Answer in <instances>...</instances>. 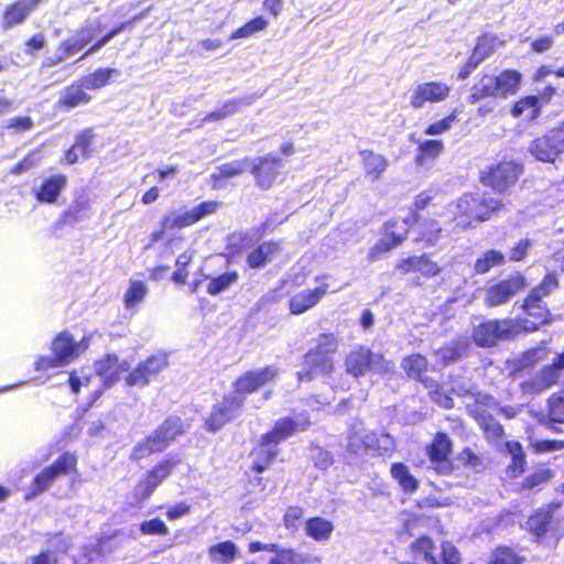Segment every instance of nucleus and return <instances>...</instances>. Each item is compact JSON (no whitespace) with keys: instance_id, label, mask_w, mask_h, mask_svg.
<instances>
[{"instance_id":"f257e3e1","label":"nucleus","mask_w":564,"mask_h":564,"mask_svg":"<svg viewBox=\"0 0 564 564\" xmlns=\"http://www.w3.org/2000/svg\"><path fill=\"white\" fill-rule=\"evenodd\" d=\"M499 208V202L473 194H464L447 206L452 215L451 220L464 229L470 227L474 221L489 219Z\"/></svg>"},{"instance_id":"f03ea898","label":"nucleus","mask_w":564,"mask_h":564,"mask_svg":"<svg viewBox=\"0 0 564 564\" xmlns=\"http://www.w3.org/2000/svg\"><path fill=\"white\" fill-rule=\"evenodd\" d=\"M183 432V422L180 417L165 420L151 435L134 446L131 459L141 460L153 453L164 451Z\"/></svg>"},{"instance_id":"7ed1b4c3","label":"nucleus","mask_w":564,"mask_h":564,"mask_svg":"<svg viewBox=\"0 0 564 564\" xmlns=\"http://www.w3.org/2000/svg\"><path fill=\"white\" fill-rule=\"evenodd\" d=\"M348 449L356 455L370 453L383 456L394 452L395 443L388 433L377 434L366 430L362 424H355L348 436Z\"/></svg>"},{"instance_id":"20e7f679","label":"nucleus","mask_w":564,"mask_h":564,"mask_svg":"<svg viewBox=\"0 0 564 564\" xmlns=\"http://www.w3.org/2000/svg\"><path fill=\"white\" fill-rule=\"evenodd\" d=\"M219 203L215 200L203 202L188 210L171 212L161 220V230L152 234V241L163 238L166 230L185 228L199 221L202 218L216 213Z\"/></svg>"},{"instance_id":"39448f33","label":"nucleus","mask_w":564,"mask_h":564,"mask_svg":"<svg viewBox=\"0 0 564 564\" xmlns=\"http://www.w3.org/2000/svg\"><path fill=\"white\" fill-rule=\"evenodd\" d=\"M419 220L416 213H411L403 220V225L398 221H389L386 225L383 237L369 250L368 260L373 262L378 260L383 253L389 252L405 240L408 236V228L413 226Z\"/></svg>"},{"instance_id":"423d86ee","label":"nucleus","mask_w":564,"mask_h":564,"mask_svg":"<svg viewBox=\"0 0 564 564\" xmlns=\"http://www.w3.org/2000/svg\"><path fill=\"white\" fill-rule=\"evenodd\" d=\"M519 333L518 324L512 319H492L479 324L474 329V340L478 346L491 347L499 340L508 339Z\"/></svg>"},{"instance_id":"0eeeda50","label":"nucleus","mask_w":564,"mask_h":564,"mask_svg":"<svg viewBox=\"0 0 564 564\" xmlns=\"http://www.w3.org/2000/svg\"><path fill=\"white\" fill-rule=\"evenodd\" d=\"M346 371L354 377L365 375L369 369L380 372H388L392 369V364L386 360L381 355L372 354L365 347H358L350 351L345 361Z\"/></svg>"},{"instance_id":"6e6552de","label":"nucleus","mask_w":564,"mask_h":564,"mask_svg":"<svg viewBox=\"0 0 564 564\" xmlns=\"http://www.w3.org/2000/svg\"><path fill=\"white\" fill-rule=\"evenodd\" d=\"M182 462L178 455H169L158 463L134 488V496L139 500L148 499L156 487L169 477L172 470Z\"/></svg>"},{"instance_id":"1a4fd4ad","label":"nucleus","mask_w":564,"mask_h":564,"mask_svg":"<svg viewBox=\"0 0 564 564\" xmlns=\"http://www.w3.org/2000/svg\"><path fill=\"white\" fill-rule=\"evenodd\" d=\"M412 547L429 564H458L459 562V552L449 542H444L437 547L431 539L422 536L412 544Z\"/></svg>"},{"instance_id":"9d476101","label":"nucleus","mask_w":564,"mask_h":564,"mask_svg":"<svg viewBox=\"0 0 564 564\" xmlns=\"http://www.w3.org/2000/svg\"><path fill=\"white\" fill-rule=\"evenodd\" d=\"M91 339L93 335L89 334L84 336L79 341H76L69 332L64 330L55 336L51 345V350L66 366L89 348Z\"/></svg>"},{"instance_id":"9b49d317","label":"nucleus","mask_w":564,"mask_h":564,"mask_svg":"<svg viewBox=\"0 0 564 564\" xmlns=\"http://www.w3.org/2000/svg\"><path fill=\"white\" fill-rule=\"evenodd\" d=\"M521 172L520 165L511 161H505L482 172L481 181L495 191L503 192L518 181Z\"/></svg>"},{"instance_id":"f8f14e48","label":"nucleus","mask_w":564,"mask_h":564,"mask_svg":"<svg viewBox=\"0 0 564 564\" xmlns=\"http://www.w3.org/2000/svg\"><path fill=\"white\" fill-rule=\"evenodd\" d=\"M527 286L525 278L521 274L512 275L490 285L484 299L486 306L496 307L509 302L514 295Z\"/></svg>"},{"instance_id":"ddd939ff","label":"nucleus","mask_w":564,"mask_h":564,"mask_svg":"<svg viewBox=\"0 0 564 564\" xmlns=\"http://www.w3.org/2000/svg\"><path fill=\"white\" fill-rule=\"evenodd\" d=\"M76 466V457L69 453L59 456L51 466L43 469L35 476L32 487L31 496H37L47 490L56 478L61 475L68 474L74 470Z\"/></svg>"},{"instance_id":"4468645a","label":"nucleus","mask_w":564,"mask_h":564,"mask_svg":"<svg viewBox=\"0 0 564 564\" xmlns=\"http://www.w3.org/2000/svg\"><path fill=\"white\" fill-rule=\"evenodd\" d=\"M530 152L542 162H554L558 154L564 153V126L551 130L535 139Z\"/></svg>"},{"instance_id":"2eb2a0df","label":"nucleus","mask_w":564,"mask_h":564,"mask_svg":"<svg viewBox=\"0 0 564 564\" xmlns=\"http://www.w3.org/2000/svg\"><path fill=\"white\" fill-rule=\"evenodd\" d=\"M451 87L443 82H425L416 85L410 98V105L414 109H421L426 104H438L447 99Z\"/></svg>"},{"instance_id":"dca6fc26","label":"nucleus","mask_w":564,"mask_h":564,"mask_svg":"<svg viewBox=\"0 0 564 564\" xmlns=\"http://www.w3.org/2000/svg\"><path fill=\"white\" fill-rule=\"evenodd\" d=\"M245 398L236 394L224 397L223 401L214 405L206 424L208 430L217 431L234 420L243 405Z\"/></svg>"},{"instance_id":"f3484780","label":"nucleus","mask_w":564,"mask_h":564,"mask_svg":"<svg viewBox=\"0 0 564 564\" xmlns=\"http://www.w3.org/2000/svg\"><path fill=\"white\" fill-rule=\"evenodd\" d=\"M452 441L444 433H438L432 444L427 446V455L431 467L440 475H449L453 471V464L449 460Z\"/></svg>"},{"instance_id":"a211bd4d","label":"nucleus","mask_w":564,"mask_h":564,"mask_svg":"<svg viewBox=\"0 0 564 564\" xmlns=\"http://www.w3.org/2000/svg\"><path fill=\"white\" fill-rule=\"evenodd\" d=\"M281 160L271 154L251 159V169L249 171L254 175L256 185L262 189H269L274 184Z\"/></svg>"},{"instance_id":"6ab92c4d","label":"nucleus","mask_w":564,"mask_h":564,"mask_svg":"<svg viewBox=\"0 0 564 564\" xmlns=\"http://www.w3.org/2000/svg\"><path fill=\"white\" fill-rule=\"evenodd\" d=\"M276 376L278 370L272 366L248 371L234 382L235 393L243 398L245 394L257 391L260 387L272 381Z\"/></svg>"},{"instance_id":"aec40b11","label":"nucleus","mask_w":564,"mask_h":564,"mask_svg":"<svg viewBox=\"0 0 564 564\" xmlns=\"http://www.w3.org/2000/svg\"><path fill=\"white\" fill-rule=\"evenodd\" d=\"M311 424L305 415L294 417H283L275 422L273 429L263 435L264 444L278 445L289 438L297 431H304Z\"/></svg>"},{"instance_id":"412c9836","label":"nucleus","mask_w":564,"mask_h":564,"mask_svg":"<svg viewBox=\"0 0 564 564\" xmlns=\"http://www.w3.org/2000/svg\"><path fill=\"white\" fill-rule=\"evenodd\" d=\"M334 370L330 356L308 350L304 356L303 369L297 372L300 381H311L317 375H329Z\"/></svg>"},{"instance_id":"4be33fe9","label":"nucleus","mask_w":564,"mask_h":564,"mask_svg":"<svg viewBox=\"0 0 564 564\" xmlns=\"http://www.w3.org/2000/svg\"><path fill=\"white\" fill-rule=\"evenodd\" d=\"M329 285L321 283L315 289H304L291 296L289 306L294 315H300L313 308L327 294Z\"/></svg>"},{"instance_id":"5701e85b","label":"nucleus","mask_w":564,"mask_h":564,"mask_svg":"<svg viewBox=\"0 0 564 564\" xmlns=\"http://www.w3.org/2000/svg\"><path fill=\"white\" fill-rule=\"evenodd\" d=\"M167 366V358L165 355H158L148 358L144 362L140 364L128 377L127 383L129 386H145L152 377H155Z\"/></svg>"},{"instance_id":"b1692460","label":"nucleus","mask_w":564,"mask_h":564,"mask_svg":"<svg viewBox=\"0 0 564 564\" xmlns=\"http://www.w3.org/2000/svg\"><path fill=\"white\" fill-rule=\"evenodd\" d=\"M41 0H17L8 4L2 12V25L9 29L22 23L34 11Z\"/></svg>"},{"instance_id":"393cba45","label":"nucleus","mask_w":564,"mask_h":564,"mask_svg":"<svg viewBox=\"0 0 564 564\" xmlns=\"http://www.w3.org/2000/svg\"><path fill=\"white\" fill-rule=\"evenodd\" d=\"M96 372L106 386H111L120 379L121 373L129 369L126 361H119L115 355H108L95 365Z\"/></svg>"},{"instance_id":"a878e982","label":"nucleus","mask_w":564,"mask_h":564,"mask_svg":"<svg viewBox=\"0 0 564 564\" xmlns=\"http://www.w3.org/2000/svg\"><path fill=\"white\" fill-rule=\"evenodd\" d=\"M523 310L529 316L535 318L534 322L523 321V328L528 332H534L542 324L549 322L550 312L540 297L535 295H528L522 305Z\"/></svg>"},{"instance_id":"bb28decb","label":"nucleus","mask_w":564,"mask_h":564,"mask_svg":"<svg viewBox=\"0 0 564 564\" xmlns=\"http://www.w3.org/2000/svg\"><path fill=\"white\" fill-rule=\"evenodd\" d=\"M365 175L371 182L378 181L388 167V160L382 154L375 153L371 150L359 151Z\"/></svg>"},{"instance_id":"cd10ccee","label":"nucleus","mask_w":564,"mask_h":564,"mask_svg":"<svg viewBox=\"0 0 564 564\" xmlns=\"http://www.w3.org/2000/svg\"><path fill=\"white\" fill-rule=\"evenodd\" d=\"M82 80L66 87L57 100V106L63 109H73L82 105H87L91 97L84 90Z\"/></svg>"},{"instance_id":"c85d7f7f","label":"nucleus","mask_w":564,"mask_h":564,"mask_svg":"<svg viewBox=\"0 0 564 564\" xmlns=\"http://www.w3.org/2000/svg\"><path fill=\"white\" fill-rule=\"evenodd\" d=\"M281 250L278 241H264L247 256V263L252 269H259L271 262Z\"/></svg>"},{"instance_id":"c756f323","label":"nucleus","mask_w":564,"mask_h":564,"mask_svg":"<svg viewBox=\"0 0 564 564\" xmlns=\"http://www.w3.org/2000/svg\"><path fill=\"white\" fill-rule=\"evenodd\" d=\"M397 269L400 270L403 274L410 272H420L427 276H434L440 272L438 265L426 256L410 257L404 259L397 265Z\"/></svg>"},{"instance_id":"7c9ffc66","label":"nucleus","mask_w":564,"mask_h":564,"mask_svg":"<svg viewBox=\"0 0 564 564\" xmlns=\"http://www.w3.org/2000/svg\"><path fill=\"white\" fill-rule=\"evenodd\" d=\"M66 185V177L55 175L44 181L36 193V198L41 203H54Z\"/></svg>"},{"instance_id":"2f4dec72","label":"nucleus","mask_w":564,"mask_h":564,"mask_svg":"<svg viewBox=\"0 0 564 564\" xmlns=\"http://www.w3.org/2000/svg\"><path fill=\"white\" fill-rule=\"evenodd\" d=\"M558 505H551L546 509H540L527 521L528 529L536 536L543 535L553 519L554 510L558 509Z\"/></svg>"},{"instance_id":"473e14b6","label":"nucleus","mask_w":564,"mask_h":564,"mask_svg":"<svg viewBox=\"0 0 564 564\" xmlns=\"http://www.w3.org/2000/svg\"><path fill=\"white\" fill-rule=\"evenodd\" d=\"M149 288L142 281L131 280L123 294L124 307L129 311H135L148 295Z\"/></svg>"},{"instance_id":"72a5a7b5","label":"nucleus","mask_w":564,"mask_h":564,"mask_svg":"<svg viewBox=\"0 0 564 564\" xmlns=\"http://www.w3.org/2000/svg\"><path fill=\"white\" fill-rule=\"evenodd\" d=\"M334 531V525L330 521L315 517L311 518L305 523V533L315 541H327Z\"/></svg>"},{"instance_id":"f704fd0d","label":"nucleus","mask_w":564,"mask_h":564,"mask_svg":"<svg viewBox=\"0 0 564 564\" xmlns=\"http://www.w3.org/2000/svg\"><path fill=\"white\" fill-rule=\"evenodd\" d=\"M251 169V159L245 158L241 160H235L217 167V171L212 174L214 181V187H217L216 182L224 177H234L242 174Z\"/></svg>"},{"instance_id":"c9c22d12","label":"nucleus","mask_w":564,"mask_h":564,"mask_svg":"<svg viewBox=\"0 0 564 564\" xmlns=\"http://www.w3.org/2000/svg\"><path fill=\"white\" fill-rule=\"evenodd\" d=\"M514 118L522 117L524 120H533L540 115L539 98L529 96L520 99L511 109Z\"/></svg>"},{"instance_id":"e433bc0d","label":"nucleus","mask_w":564,"mask_h":564,"mask_svg":"<svg viewBox=\"0 0 564 564\" xmlns=\"http://www.w3.org/2000/svg\"><path fill=\"white\" fill-rule=\"evenodd\" d=\"M274 447L275 445L264 444L263 438L261 440L260 446L256 448L252 453L253 470H256L257 473H262L263 470H265V468L273 462L278 454V451Z\"/></svg>"},{"instance_id":"4c0bfd02","label":"nucleus","mask_w":564,"mask_h":564,"mask_svg":"<svg viewBox=\"0 0 564 564\" xmlns=\"http://www.w3.org/2000/svg\"><path fill=\"white\" fill-rule=\"evenodd\" d=\"M238 547L231 541H225L215 545H212L208 549V555L210 560L215 563L228 564L230 563L237 555Z\"/></svg>"},{"instance_id":"58836bf2","label":"nucleus","mask_w":564,"mask_h":564,"mask_svg":"<svg viewBox=\"0 0 564 564\" xmlns=\"http://www.w3.org/2000/svg\"><path fill=\"white\" fill-rule=\"evenodd\" d=\"M500 96L497 76L485 75L480 82L473 87L470 99L476 102L485 97Z\"/></svg>"},{"instance_id":"ea45409f","label":"nucleus","mask_w":564,"mask_h":564,"mask_svg":"<svg viewBox=\"0 0 564 564\" xmlns=\"http://www.w3.org/2000/svg\"><path fill=\"white\" fill-rule=\"evenodd\" d=\"M115 68H98L91 74L84 76L80 80L86 89L96 90L105 87L112 75H118Z\"/></svg>"},{"instance_id":"a19ab883","label":"nucleus","mask_w":564,"mask_h":564,"mask_svg":"<svg viewBox=\"0 0 564 564\" xmlns=\"http://www.w3.org/2000/svg\"><path fill=\"white\" fill-rule=\"evenodd\" d=\"M442 228L434 219L424 220L419 225L417 241H423L426 247H432L441 239Z\"/></svg>"},{"instance_id":"79ce46f5","label":"nucleus","mask_w":564,"mask_h":564,"mask_svg":"<svg viewBox=\"0 0 564 564\" xmlns=\"http://www.w3.org/2000/svg\"><path fill=\"white\" fill-rule=\"evenodd\" d=\"M391 475L406 492H414L419 487L417 480L411 475L408 466L402 463L392 464Z\"/></svg>"},{"instance_id":"37998d69","label":"nucleus","mask_w":564,"mask_h":564,"mask_svg":"<svg viewBox=\"0 0 564 564\" xmlns=\"http://www.w3.org/2000/svg\"><path fill=\"white\" fill-rule=\"evenodd\" d=\"M468 348V341L465 338H458L451 343L448 346L443 347L435 351V355L442 360L444 365L457 360L463 356Z\"/></svg>"},{"instance_id":"c03bdc74","label":"nucleus","mask_w":564,"mask_h":564,"mask_svg":"<svg viewBox=\"0 0 564 564\" xmlns=\"http://www.w3.org/2000/svg\"><path fill=\"white\" fill-rule=\"evenodd\" d=\"M239 280V274L237 271H228L218 276L210 279L207 284V293L210 295H217L221 292L227 291L234 284H236Z\"/></svg>"},{"instance_id":"a18cd8bd","label":"nucleus","mask_w":564,"mask_h":564,"mask_svg":"<svg viewBox=\"0 0 564 564\" xmlns=\"http://www.w3.org/2000/svg\"><path fill=\"white\" fill-rule=\"evenodd\" d=\"M402 368L409 377L422 382L429 381L422 377L427 368V360L422 355H412L404 358L402 361Z\"/></svg>"},{"instance_id":"49530a36","label":"nucleus","mask_w":564,"mask_h":564,"mask_svg":"<svg viewBox=\"0 0 564 564\" xmlns=\"http://www.w3.org/2000/svg\"><path fill=\"white\" fill-rule=\"evenodd\" d=\"M505 260V254L501 251L489 250L476 260L474 267L475 273L485 274L491 268L503 264Z\"/></svg>"},{"instance_id":"de8ad7c7","label":"nucleus","mask_w":564,"mask_h":564,"mask_svg":"<svg viewBox=\"0 0 564 564\" xmlns=\"http://www.w3.org/2000/svg\"><path fill=\"white\" fill-rule=\"evenodd\" d=\"M416 162L423 165L429 160H435L443 151L444 143L441 140H426L419 143Z\"/></svg>"},{"instance_id":"09e8293b","label":"nucleus","mask_w":564,"mask_h":564,"mask_svg":"<svg viewBox=\"0 0 564 564\" xmlns=\"http://www.w3.org/2000/svg\"><path fill=\"white\" fill-rule=\"evenodd\" d=\"M521 77L517 70H505L497 76L500 96L514 94L519 89Z\"/></svg>"},{"instance_id":"8fccbe9b","label":"nucleus","mask_w":564,"mask_h":564,"mask_svg":"<svg viewBox=\"0 0 564 564\" xmlns=\"http://www.w3.org/2000/svg\"><path fill=\"white\" fill-rule=\"evenodd\" d=\"M458 462L466 468L475 473H480L486 468L484 456L476 454L470 448H464L457 456Z\"/></svg>"},{"instance_id":"3c124183","label":"nucleus","mask_w":564,"mask_h":564,"mask_svg":"<svg viewBox=\"0 0 564 564\" xmlns=\"http://www.w3.org/2000/svg\"><path fill=\"white\" fill-rule=\"evenodd\" d=\"M558 371L560 369L552 364L551 366L545 367L535 378L533 384L536 391H543L551 386L555 384L558 380Z\"/></svg>"},{"instance_id":"603ef678","label":"nucleus","mask_w":564,"mask_h":564,"mask_svg":"<svg viewBox=\"0 0 564 564\" xmlns=\"http://www.w3.org/2000/svg\"><path fill=\"white\" fill-rule=\"evenodd\" d=\"M338 349V340L335 335L330 333L322 334L316 339V346L311 350L330 356Z\"/></svg>"},{"instance_id":"864d4df0","label":"nucleus","mask_w":564,"mask_h":564,"mask_svg":"<svg viewBox=\"0 0 564 564\" xmlns=\"http://www.w3.org/2000/svg\"><path fill=\"white\" fill-rule=\"evenodd\" d=\"M456 120H457L456 111H453L447 117L429 124L427 128L424 130V133L426 135L443 134L452 129V127Z\"/></svg>"},{"instance_id":"5fc2aeb1","label":"nucleus","mask_w":564,"mask_h":564,"mask_svg":"<svg viewBox=\"0 0 564 564\" xmlns=\"http://www.w3.org/2000/svg\"><path fill=\"white\" fill-rule=\"evenodd\" d=\"M270 564H307V560L304 555L295 552L292 549L280 551Z\"/></svg>"},{"instance_id":"6e6d98bb","label":"nucleus","mask_w":564,"mask_h":564,"mask_svg":"<svg viewBox=\"0 0 564 564\" xmlns=\"http://www.w3.org/2000/svg\"><path fill=\"white\" fill-rule=\"evenodd\" d=\"M424 384L430 389V395L434 402L444 409H451L454 406L453 399L446 394L437 384L433 381H424Z\"/></svg>"},{"instance_id":"4d7b16f0","label":"nucleus","mask_w":564,"mask_h":564,"mask_svg":"<svg viewBox=\"0 0 564 564\" xmlns=\"http://www.w3.org/2000/svg\"><path fill=\"white\" fill-rule=\"evenodd\" d=\"M522 560L510 549L499 547L497 549L490 558L489 564H521Z\"/></svg>"},{"instance_id":"13d9d810","label":"nucleus","mask_w":564,"mask_h":564,"mask_svg":"<svg viewBox=\"0 0 564 564\" xmlns=\"http://www.w3.org/2000/svg\"><path fill=\"white\" fill-rule=\"evenodd\" d=\"M480 426L486 433V436L491 441H499L503 435V429L501 424L494 417H482Z\"/></svg>"},{"instance_id":"bf43d9fd","label":"nucleus","mask_w":564,"mask_h":564,"mask_svg":"<svg viewBox=\"0 0 564 564\" xmlns=\"http://www.w3.org/2000/svg\"><path fill=\"white\" fill-rule=\"evenodd\" d=\"M267 26L268 21L263 17L259 15L246 22L232 35H251L256 32L264 31Z\"/></svg>"},{"instance_id":"052dcab7","label":"nucleus","mask_w":564,"mask_h":564,"mask_svg":"<svg viewBox=\"0 0 564 564\" xmlns=\"http://www.w3.org/2000/svg\"><path fill=\"white\" fill-rule=\"evenodd\" d=\"M140 531L148 535H165L169 533L167 527L159 518L142 522L140 524Z\"/></svg>"},{"instance_id":"680f3d73","label":"nucleus","mask_w":564,"mask_h":564,"mask_svg":"<svg viewBox=\"0 0 564 564\" xmlns=\"http://www.w3.org/2000/svg\"><path fill=\"white\" fill-rule=\"evenodd\" d=\"M558 285L557 279L554 274H547L543 279L542 283L534 288L529 295H535V297H540L543 300L544 296H547L553 290H555Z\"/></svg>"},{"instance_id":"e2e57ef3","label":"nucleus","mask_w":564,"mask_h":564,"mask_svg":"<svg viewBox=\"0 0 564 564\" xmlns=\"http://www.w3.org/2000/svg\"><path fill=\"white\" fill-rule=\"evenodd\" d=\"M549 414L553 422L564 423V398L553 395L549 400Z\"/></svg>"},{"instance_id":"0e129e2a","label":"nucleus","mask_w":564,"mask_h":564,"mask_svg":"<svg viewBox=\"0 0 564 564\" xmlns=\"http://www.w3.org/2000/svg\"><path fill=\"white\" fill-rule=\"evenodd\" d=\"M87 43L82 39L73 37L63 43V53L58 56V61H63L77 54Z\"/></svg>"},{"instance_id":"69168bd1","label":"nucleus","mask_w":564,"mask_h":564,"mask_svg":"<svg viewBox=\"0 0 564 564\" xmlns=\"http://www.w3.org/2000/svg\"><path fill=\"white\" fill-rule=\"evenodd\" d=\"M93 134L90 130H85L76 137L74 147L78 150L83 158L90 155Z\"/></svg>"},{"instance_id":"338daca9","label":"nucleus","mask_w":564,"mask_h":564,"mask_svg":"<svg viewBox=\"0 0 564 564\" xmlns=\"http://www.w3.org/2000/svg\"><path fill=\"white\" fill-rule=\"evenodd\" d=\"M64 366V362L54 354L53 356H40L34 362L36 371H44Z\"/></svg>"},{"instance_id":"774afa93","label":"nucleus","mask_w":564,"mask_h":564,"mask_svg":"<svg viewBox=\"0 0 564 564\" xmlns=\"http://www.w3.org/2000/svg\"><path fill=\"white\" fill-rule=\"evenodd\" d=\"M495 37H479L477 45L473 53L478 52V56H481V62L487 58L495 51Z\"/></svg>"}]
</instances>
